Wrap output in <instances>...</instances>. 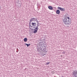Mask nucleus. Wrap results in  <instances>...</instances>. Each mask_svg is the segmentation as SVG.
Returning a JSON list of instances; mask_svg holds the SVG:
<instances>
[{"label":"nucleus","instance_id":"obj_6","mask_svg":"<svg viewBox=\"0 0 77 77\" xmlns=\"http://www.w3.org/2000/svg\"><path fill=\"white\" fill-rule=\"evenodd\" d=\"M36 20H37L35 18H33L30 20L29 23H31L32 21H36Z\"/></svg>","mask_w":77,"mask_h":77},{"label":"nucleus","instance_id":"obj_12","mask_svg":"<svg viewBox=\"0 0 77 77\" xmlns=\"http://www.w3.org/2000/svg\"><path fill=\"white\" fill-rule=\"evenodd\" d=\"M24 42H26L27 41V38H25L24 39Z\"/></svg>","mask_w":77,"mask_h":77},{"label":"nucleus","instance_id":"obj_7","mask_svg":"<svg viewBox=\"0 0 77 77\" xmlns=\"http://www.w3.org/2000/svg\"><path fill=\"white\" fill-rule=\"evenodd\" d=\"M36 21L37 22V23L36 24L37 26L36 25H34V27H37V28H38V20H37V19H36Z\"/></svg>","mask_w":77,"mask_h":77},{"label":"nucleus","instance_id":"obj_1","mask_svg":"<svg viewBox=\"0 0 77 77\" xmlns=\"http://www.w3.org/2000/svg\"><path fill=\"white\" fill-rule=\"evenodd\" d=\"M71 21V18L69 17L64 18L63 22L66 25H69L70 24V21Z\"/></svg>","mask_w":77,"mask_h":77},{"label":"nucleus","instance_id":"obj_2","mask_svg":"<svg viewBox=\"0 0 77 77\" xmlns=\"http://www.w3.org/2000/svg\"><path fill=\"white\" fill-rule=\"evenodd\" d=\"M44 48H42L41 47H39V46H37V51L39 53H41L42 52V51H44Z\"/></svg>","mask_w":77,"mask_h":77},{"label":"nucleus","instance_id":"obj_16","mask_svg":"<svg viewBox=\"0 0 77 77\" xmlns=\"http://www.w3.org/2000/svg\"><path fill=\"white\" fill-rule=\"evenodd\" d=\"M32 27V26L30 25V24H29V27Z\"/></svg>","mask_w":77,"mask_h":77},{"label":"nucleus","instance_id":"obj_17","mask_svg":"<svg viewBox=\"0 0 77 77\" xmlns=\"http://www.w3.org/2000/svg\"><path fill=\"white\" fill-rule=\"evenodd\" d=\"M65 54V51L63 52V54Z\"/></svg>","mask_w":77,"mask_h":77},{"label":"nucleus","instance_id":"obj_5","mask_svg":"<svg viewBox=\"0 0 77 77\" xmlns=\"http://www.w3.org/2000/svg\"><path fill=\"white\" fill-rule=\"evenodd\" d=\"M35 29H34V31H33V33H37L38 32V28H37L36 27H33Z\"/></svg>","mask_w":77,"mask_h":77},{"label":"nucleus","instance_id":"obj_4","mask_svg":"<svg viewBox=\"0 0 77 77\" xmlns=\"http://www.w3.org/2000/svg\"><path fill=\"white\" fill-rule=\"evenodd\" d=\"M73 77H77V71L75 70L73 71L72 72Z\"/></svg>","mask_w":77,"mask_h":77},{"label":"nucleus","instance_id":"obj_18","mask_svg":"<svg viewBox=\"0 0 77 77\" xmlns=\"http://www.w3.org/2000/svg\"><path fill=\"white\" fill-rule=\"evenodd\" d=\"M0 9H1V8H0Z\"/></svg>","mask_w":77,"mask_h":77},{"label":"nucleus","instance_id":"obj_13","mask_svg":"<svg viewBox=\"0 0 77 77\" xmlns=\"http://www.w3.org/2000/svg\"><path fill=\"white\" fill-rule=\"evenodd\" d=\"M30 44H25V45H27V47H29V46H30Z\"/></svg>","mask_w":77,"mask_h":77},{"label":"nucleus","instance_id":"obj_3","mask_svg":"<svg viewBox=\"0 0 77 77\" xmlns=\"http://www.w3.org/2000/svg\"><path fill=\"white\" fill-rule=\"evenodd\" d=\"M37 46H38L39 47L44 48V44L43 42H40Z\"/></svg>","mask_w":77,"mask_h":77},{"label":"nucleus","instance_id":"obj_10","mask_svg":"<svg viewBox=\"0 0 77 77\" xmlns=\"http://www.w3.org/2000/svg\"><path fill=\"white\" fill-rule=\"evenodd\" d=\"M60 11H65V9L64 8H61V10H60Z\"/></svg>","mask_w":77,"mask_h":77},{"label":"nucleus","instance_id":"obj_8","mask_svg":"<svg viewBox=\"0 0 77 77\" xmlns=\"http://www.w3.org/2000/svg\"><path fill=\"white\" fill-rule=\"evenodd\" d=\"M56 13L57 14H60V11L59 10H57L56 11Z\"/></svg>","mask_w":77,"mask_h":77},{"label":"nucleus","instance_id":"obj_15","mask_svg":"<svg viewBox=\"0 0 77 77\" xmlns=\"http://www.w3.org/2000/svg\"><path fill=\"white\" fill-rule=\"evenodd\" d=\"M49 63H50V62H48V63H46V65H48V64H49Z\"/></svg>","mask_w":77,"mask_h":77},{"label":"nucleus","instance_id":"obj_9","mask_svg":"<svg viewBox=\"0 0 77 77\" xmlns=\"http://www.w3.org/2000/svg\"><path fill=\"white\" fill-rule=\"evenodd\" d=\"M48 8L49 9H50V10H53V7L51 6H49L48 7Z\"/></svg>","mask_w":77,"mask_h":77},{"label":"nucleus","instance_id":"obj_14","mask_svg":"<svg viewBox=\"0 0 77 77\" xmlns=\"http://www.w3.org/2000/svg\"><path fill=\"white\" fill-rule=\"evenodd\" d=\"M61 8L59 7H57V8L58 9H60V10L61 9Z\"/></svg>","mask_w":77,"mask_h":77},{"label":"nucleus","instance_id":"obj_11","mask_svg":"<svg viewBox=\"0 0 77 77\" xmlns=\"http://www.w3.org/2000/svg\"><path fill=\"white\" fill-rule=\"evenodd\" d=\"M32 24L33 26L34 27V26H35V25H36V23H32Z\"/></svg>","mask_w":77,"mask_h":77}]
</instances>
